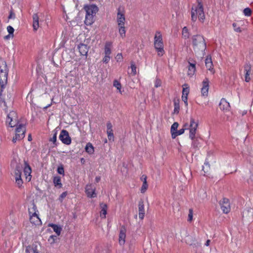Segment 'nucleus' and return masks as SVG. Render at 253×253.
Listing matches in <instances>:
<instances>
[{
  "mask_svg": "<svg viewBox=\"0 0 253 253\" xmlns=\"http://www.w3.org/2000/svg\"><path fill=\"white\" fill-rule=\"evenodd\" d=\"M23 165V168L24 169V172L26 176V178L28 180V181H30L31 179V171L32 169L29 166V164L27 163L26 161H24Z\"/></svg>",
  "mask_w": 253,
  "mask_h": 253,
  "instance_id": "ddd939ff",
  "label": "nucleus"
},
{
  "mask_svg": "<svg viewBox=\"0 0 253 253\" xmlns=\"http://www.w3.org/2000/svg\"><path fill=\"white\" fill-rule=\"evenodd\" d=\"M15 18V15L12 11H10V14L8 16V19H14Z\"/></svg>",
  "mask_w": 253,
  "mask_h": 253,
  "instance_id": "13d9d810",
  "label": "nucleus"
},
{
  "mask_svg": "<svg viewBox=\"0 0 253 253\" xmlns=\"http://www.w3.org/2000/svg\"><path fill=\"white\" fill-rule=\"evenodd\" d=\"M193 210L192 209H189L188 217V221L191 222L193 220Z\"/></svg>",
  "mask_w": 253,
  "mask_h": 253,
  "instance_id": "c03bdc74",
  "label": "nucleus"
},
{
  "mask_svg": "<svg viewBox=\"0 0 253 253\" xmlns=\"http://www.w3.org/2000/svg\"><path fill=\"white\" fill-rule=\"evenodd\" d=\"M49 226L51 227L53 231L56 233L57 234V236H59L61 233V231L62 230V227L58 225L54 224H49Z\"/></svg>",
  "mask_w": 253,
  "mask_h": 253,
  "instance_id": "a878e982",
  "label": "nucleus"
},
{
  "mask_svg": "<svg viewBox=\"0 0 253 253\" xmlns=\"http://www.w3.org/2000/svg\"><path fill=\"white\" fill-rule=\"evenodd\" d=\"M211 242V240H208L205 244V245L206 246H209L210 245V243Z\"/></svg>",
  "mask_w": 253,
  "mask_h": 253,
  "instance_id": "0e129e2a",
  "label": "nucleus"
},
{
  "mask_svg": "<svg viewBox=\"0 0 253 253\" xmlns=\"http://www.w3.org/2000/svg\"><path fill=\"white\" fill-rule=\"evenodd\" d=\"M154 46L158 55L162 56L165 53L162 34L160 31H156L154 39Z\"/></svg>",
  "mask_w": 253,
  "mask_h": 253,
  "instance_id": "20e7f679",
  "label": "nucleus"
},
{
  "mask_svg": "<svg viewBox=\"0 0 253 253\" xmlns=\"http://www.w3.org/2000/svg\"><path fill=\"white\" fill-rule=\"evenodd\" d=\"M205 65L208 70L211 71L212 74H214V71L213 68V64L211 56H207L205 60Z\"/></svg>",
  "mask_w": 253,
  "mask_h": 253,
  "instance_id": "6ab92c4d",
  "label": "nucleus"
},
{
  "mask_svg": "<svg viewBox=\"0 0 253 253\" xmlns=\"http://www.w3.org/2000/svg\"><path fill=\"white\" fill-rule=\"evenodd\" d=\"M95 188L91 185H87L85 187V192L87 197L93 198L96 196L95 193Z\"/></svg>",
  "mask_w": 253,
  "mask_h": 253,
  "instance_id": "dca6fc26",
  "label": "nucleus"
},
{
  "mask_svg": "<svg viewBox=\"0 0 253 253\" xmlns=\"http://www.w3.org/2000/svg\"><path fill=\"white\" fill-rule=\"evenodd\" d=\"M178 126V124L177 122H175L172 125L170 128L171 136L172 135V133H174L176 131H177Z\"/></svg>",
  "mask_w": 253,
  "mask_h": 253,
  "instance_id": "c9c22d12",
  "label": "nucleus"
},
{
  "mask_svg": "<svg viewBox=\"0 0 253 253\" xmlns=\"http://www.w3.org/2000/svg\"><path fill=\"white\" fill-rule=\"evenodd\" d=\"M36 206L35 205L33 204V207L29 209L30 220L32 223L35 225H38L41 224V221L36 213Z\"/></svg>",
  "mask_w": 253,
  "mask_h": 253,
  "instance_id": "9d476101",
  "label": "nucleus"
},
{
  "mask_svg": "<svg viewBox=\"0 0 253 253\" xmlns=\"http://www.w3.org/2000/svg\"><path fill=\"white\" fill-rule=\"evenodd\" d=\"M199 126V121L195 120L193 118L191 117L190 119L189 125L186 124L184 126H188L187 129L189 130V137L191 140H194L196 137V134Z\"/></svg>",
  "mask_w": 253,
  "mask_h": 253,
  "instance_id": "0eeeda50",
  "label": "nucleus"
},
{
  "mask_svg": "<svg viewBox=\"0 0 253 253\" xmlns=\"http://www.w3.org/2000/svg\"><path fill=\"white\" fill-rule=\"evenodd\" d=\"M179 110V104L177 103L176 102H174V112L175 113H178Z\"/></svg>",
  "mask_w": 253,
  "mask_h": 253,
  "instance_id": "603ef678",
  "label": "nucleus"
},
{
  "mask_svg": "<svg viewBox=\"0 0 253 253\" xmlns=\"http://www.w3.org/2000/svg\"><path fill=\"white\" fill-rule=\"evenodd\" d=\"M60 140L66 145H69L71 143V139L69 136L68 132L66 130H62L59 137Z\"/></svg>",
  "mask_w": 253,
  "mask_h": 253,
  "instance_id": "9b49d317",
  "label": "nucleus"
},
{
  "mask_svg": "<svg viewBox=\"0 0 253 253\" xmlns=\"http://www.w3.org/2000/svg\"><path fill=\"white\" fill-rule=\"evenodd\" d=\"M196 71V67H195V64L190 63L189 68H188V75L189 76H193Z\"/></svg>",
  "mask_w": 253,
  "mask_h": 253,
  "instance_id": "c756f323",
  "label": "nucleus"
},
{
  "mask_svg": "<svg viewBox=\"0 0 253 253\" xmlns=\"http://www.w3.org/2000/svg\"><path fill=\"white\" fill-rule=\"evenodd\" d=\"M193 141H192V145L194 146V147H197V140L195 139V138L194 139V140H192Z\"/></svg>",
  "mask_w": 253,
  "mask_h": 253,
  "instance_id": "e2e57ef3",
  "label": "nucleus"
},
{
  "mask_svg": "<svg viewBox=\"0 0 253 253\" xmlns=\"http://www.w3.org/2000/svg\"><path fill=\"white\" fill-rule=\"evenodd\" d=\"M247 181L250 185H253V171L249 172L246 176Z\"/></svg>",
  "mask_w": 253,
  "mask_h": 253,
  "instance_id": "cd10ccee",
  "label": "nucleus"
},
{
  "mask_svg": "<svg viewBox=\"0 0 253 253\" xmlns=\"http://www.w3.org/2000/svg\"><path fill=\"white\" fill-rule=\"evenodd\" d=\"M113 132L112 125L110 122H108L107 124V132Z\"/></svg>",
  "mask_w": 253,
  "mask_h": 253,
  "instance_id": "09e8293b",
  "label": "nucleus"
},
{
  "mask_svg": "<svg viewBox=\"0 0 253 253\" xmlns=\"http://www.w3.org/2000/svg\"><path fill=\"white\" fill-rule=\"evenodd\" d=\"M108 135V138L110 141H114V134L113 132H107Z\"/></svg>",
  "mask_w": 253,
  "mask_h": 253,
  "instance_id": "8fccbe9b",
  "label": "nucleus"
},
{
  "mask_svg": "<svg viewBox=\"0 0 253 253\" xmlns=\"http://www.w3.org/2000/svg\"><path fill=\"white\" fill-rule=\"evenodd\" d=\"M117 19L118 26H125V15L121 11L120 8L118 9Z\"/></svg>",
  "mask_w": 253,
  "mask_h": 253,
  "instance_id": "2eb2a0df",
  "label": "nucleus"
},
{
  "mask_svg": "<svg viewBox=\"0 0 253 253\" xmlns=\"http://www.w3.org/2000/svg\"><path fill=\"white\" fill-rule=\"evenodd\" d=\"M116 59H117V61H121V60H122V59H123V56H122V54H121V53H118V54L117 55V56H116Z\"/></svg>",
  "mask_w": 253,
  "mask_h": 253,
  "instance_id": "4d7b16f0",
  "label": "nucleus"
},
{
  "mask_svg": "<svg viewBox=\"0 0 253 253\" xmlns=\"http://www.w3.org/2000/svg\"><path fill=\"white\" fill-rule=\"evenodd\" d=\"M31 140H32L31 135L29 134V136H28V140L29 141H31Z\"/></svg>",
  "mask_w": 253,
  "mask_h": 253,
  "instance_id": "774afa93",
  "label": "nucleus"
},
{
  "mask_svg": "<svg viewBox=\"0 0 253 253\" xmlns=\"http://www.w3.org/2000/svg\"><path fill=\"white\" fill-rule=\"evenodd\" d=\"M192 46L196 54L202 55L206 48L204 37L200 35H194L192 38Z\"/></svg>",
  "mask_w": 253,
  "mask_h": 253,
  "instance_id": "f257e3e1",
  "label": "nucleus"
},
{
  "mask_svg": "<svg viewBox=\"0 0 253 253\" xmlns=\"http://www.w3.org/2000/svg\"><path fill=\"white\" fill-rule=\"evenodd\" d=\"M131 74L132 75H135L136 74V67L134 64H131Z\"/></svg>",
  "mask_w": 253,
  "mask_h": 253,
  "instance_id": "a18cd8bd",
  "label": "nucleus"
},
{
  "mask_svg": "<svg viewBox=\"0 0 253 253\" xmlns=\"http://www.w3.org/2000/svg\"><path fill=\"white\" fill-rule=\"evenodd\" d=\"M186 129H187V127L182 128L180 129L179 130L176 131L174 133H172V135L171 136L172 138L174 139L177 136L183 134Z\"/></svg>",
  "mask_w": 253,
  "mask_h": 253,
  "instance_id": "7c9ffc66",
  "label": "nucleus"
},
{
  "mask_svg": "<svg viewBox=\"0 0 253 253\" xmlns=\"http://www.w3.org/2000/svg\"><path fill=\"white\" fill-rule=\"evenodd\" d=\"M86 12L84 23L86 25H91L94 22V16L97 12L98 9L94 4L87 5L84 6Z\"/></svg>",
  "mask_w": 253,
  "mask_h": 253,
  "instance_id": "f03ea898",
  "label": "nucleus"
},
{
  "mask_svg": "<svg viewBox=\"0 0 253 253\" xmlns=\"http://www.w3.org/2000/svg\"><path fill=\"white\" fill-rule=\"evenodd\" d=\"M101 211L100 213V216L102 218H105L107 214V205L103 203H102L100 205Z\"/></svg>",
  "mask_w": 253,
  "mask_h": 253,
  "instance_id": "b1692460",
  "label": "nucleus"
},
{
  "mask_svg": "<svg viewBox=\"0 0 253 253\" xmlns=\"http://www.w3.org/2000/svg\"><path fill=\"white\" fill-rule=\"evenodd\" d=\"M12 38V37H11V35H10V34H9L8 35L6 36H5V37H4V39H6V40H7V39H9V38Z\"/></svg>",
  "mask_w": 253,
  "mask_h": 253,
  "instance_id": "69168bd1",
  "label": "nucleus"
},
{
  "mask_svg": "<svg viewBox=\"0 0 253 253\" xmlns=\"http://www.w3.org/2000/svg\"><path fill=\"white\" fill-rule=\"evenodd\" d=\"M56 237V236L54 235L50 236L48 239V241L50 242L51 244L54 243L55 242Z\"/></svg>",
  "mask_w": 253,
  "mask_h": 253,
  "instance_id": "6e6d98bb",
  "label": "nucleus"
},
{
  "mask_svg": "<svg viewBox=\"0 0 253 253\" xmlns=\"http://www.w3.org/2000/svg\"><path fill=\"white\" fill-rule=\"evenodd\" d=\"M23 169V165L19 164L16 167V169L14 172L15 178L21 177V169Z\"/></svg>",
  "mask_w": 253,
  "mask_h": 253,
  "instance_id": "393cba45",
  "label": "nucleus"
},
{
  "mask_svg": "<svg viewBox=\"0 0 253 253\" xmlns=\"http://www.w3.org/2000/svg\"><path fill=\"white\" fill-rule=\"evenodd\" d=\"M56 135L57 133L56 132H55L54 133L53 137L50 139V141L53 142V143H55L56 141Z\"/></svg>",
  "mask_w": 253,
  "mask_h": 253,
  "instance_id": "052dcab7",
  "label": "nucleus"
},
{
  "mask_svg": "<svg viewBox=\"0 0 253 253\" xmlns=\"http://www.w3.org/2000/svg\"><path fill=\"white\" fill-rule=\"evenodd\" d=\"M8 68L6 62L0 58V85L3 87L7 83Z\"/></svg>",
  "mask_w": 253,
  "mask_h": 253,
  "instance_id": "39448f33",
  "label": "nucleus"
},
{
  "mask_svg": "<svg viewBox=\"0 0 253 253\" xmlns=\"http://www.w3.org/2000/svg\"><path fill=\"white\" fill-rule=\"evenodd\" d=\"M15 181H16V183L17 184V185L18 186V187H20L22 186V183H23V181L21 179V177L20 178H15Z\"/></svg>",
  "mask_w": 253,
  "mask_h": 253,
  "instance_id": "49530a36",
  "label": "nucleus"
},
{
  "mask_svg": "<svg viewBox=\"0 0 253 253\" xmlns=\"http://www.w3.org/2000/svg\"><path fill=\"white\" fill-rule=\"evenodd\" d=\"M78 49L80 54L82 55L86 56L88 51V47L86 44L81 43L78 45Z\"/></svg>",
  "mask_w": 253,
  "mask_h": 253,
  "instance_id": "412c9836",
  "label": "nucleus"
},
{
  "mask_svg": "<svg viewBox=\"0 0 253 253\" xmlns=\"http://www.w3.org/2000/svg\"><path fill=\"white\" fill-rule=\"evenodd\" d=\"M141 179L143 181V183H147L146 175H143L141 177Z\"/></svg>",
  "mask_w": 253,
  "mask_h": 253,
  "instance_id": "bf43d9fd",
  "label": "nucleus"
},
{
  "mask_svg": "<svg viewBox=\"0 0 253 253\" xmlns=\"http://www.w3.org/2000/svg\"><path fill=\"white\" fill-rule=\"evenodd\" d=\"M15 135L12 138V142L16 143L17 140H20L25 137L26 126L24 124H19L16 126Z\"/></svg>",
  "mask_w": 253,
  "mask_h": 253,
  "instance_id": "6e6552de",
  "label": "nucleus"
},
{
  "mask_svg": "<svg viewBox=\"0 0 253 253\" xmlns=\"http://www.w3.org/2000/svg\"><path fill=\"white\" fill-rule=\"evenodd\" d=\"M189 93V88L187 84L183 85L182 95L188 96Z\"/></svg>",
  "mask_w": 253,
  "mask_h": 253,
  "instance_id": "f704fd0d",
  "label": "nucleus"
},
{
  "mask_svg": "<svg viewBox=\"0 0 253 253\" xmlns=\"http://www.w3.org/2000/svg\"><path fill=\"white\" fill-rule=\"evenodd\" d=\"M233 27L234 28V30L236 32H241L242 30H241L240 28L237 26V24L236 23L233 24Z\"/></svg>",
  "mask_w": 253,
  "mask_h": 253,
  "instance_id": "3c124183",
  "label": "nucleus"
},
{
  "mask_svg": "<svg viewBox=\"0 0 253 253\" xmlns=\"http://www.w3.org/2000/svg\"><path fill=\"white\" fill-rule=\"evenodd\" d=\"M57 172L59 174L64 175V169L63 165H61L57 168Z\"/></svg>",
  "mask_w": 253,
  "mask_h": 253,
  "instance_id": "ea45409f",
  "label": "nucleus"
},
{
  "mask_svg": "<svg viewBox=\"0 0 253 253\" xmlns=\"http://www.w3.org/2000/svg\"><path fill=\"white\" fill-rule=\"evenodd\" d=\"M113 85L114 86L116 87L118 90H119L120 92H121V84L119 81H118L117 80H115L113 82Z\"/></svg>",
  "mask_w": 253,
  "mask_h": 253,
  "instance_id": "e433bc0d",
  "label": "nucleus"
},
{
  "mask_svg": "<svg viewBox=\"0 0 253 253\" xmlns=\"http://www.w3.org/2000/svg\"><path fill=\"white\" fill-rule=\"evenodd\" d=\"M180 236L182 242L190 246H193L194 247L197 248L200 246V244L197 242L196 238L194 236L189 235L186 230H182L180 232Z\"/></svg>",
  "mask_w": 253,
  "mask_h": 253,
  "instance_id": "423d86ee",
  "label": "nucleus"
},
{
  "mask_svg": "<svg viewBox=\"0 0 253 253\" xmlns=\"http://www.w3.org/2000/svg\"><path fill=\"white\" fill-rule=\"evenodd\" d=\"M245 74V81L249 82L251 80V65L250 64H246L244 67Z\"/></svg>",
  "mask_w": 253,
  "mask_h": 253,
  "instance_id": "f3484780",
  "label": "nucleus"
},
{
  "mask_svg": "<svg viewBox=\"0 0 253 253\" xmlns=\"http://www.w3.org/2000/svg\"><path fill=\"white\" fill-rule=\"evenodd\" d=\"M219 108L223 111H227L229 110L230 104L225 99H221L219 103Z\"/></svg>",
  "mask_w": 253,
  "mask_h": 253,
  "instance_id": "4be33fe9",
  "label": "nucleus"
},
{
  "mask_svg": "<svg viewBox=\"0 0 253 253\" xmlns=\"http://www.w3.org/2000/svg\"><path fill=\"white\" fill-rule=\"evenodd\" d=\"M112 43L111 42H106L104 47V54L110 55Z\"/></svg>",
  "mask_w": 253,
  "mask_h": 253,
  "instance_id": "bb28decb",
  "label": "nucleus"
},
{
  "mask_svg": "<svg viewBox=\"0 0 253 253\" xmlns=\"http://www.w3.org/2000/svg\"><path fill=\"white\" fill-rule=\"evenodd\" d=\"M39 17L37 13L33 15V27L34 31H37L39 27Z\"/></svg>",
  "mask_w": 253,
  "mask_h": 253,
  "instance_id": "5701e85b",
  "label": "nucleus"
},
{
  "mask_svg": "<svg viewBox=\"0 0 253 253\" xmlns=\"http://www.w3.org/2000/svg\"><path fill=\"white\" fill-rule=\"evenodd\" d=\"M191 19L193 21H196L197 18L199 20L204 21L205 14L203 10V7L201 2L198 0L197 5H193L191 8Z\"/></svg>",
  "mask_w": 253,
  "mask_h": 253,
  "instance_id": "7ed1b4c3",
  "label": "nucleus"
},
{
  "mask_svg": "<svg viewBox=\"0 0 253 253\" xmlns=\"http://www.w3.org/2000/svg\"><path fill=\"white\" fill-rule=\"evenodd\" d=\"M243 12L245 15L249 16L251 14L252 10L250 8H246L244 9Z\"/></svg>",
  "mask_w": 253,
  "mask_h": 253,
  "instance_id": "37998d69",
  "label": "nucleus"
},
{
  "mask_svg": "<svg viewBox=\"0 0 253 253\" xmlns=\"http://www.w3.org/2000/svg\"><path fill=\"white\" fill-rule=\"evenodd\" d=\"M198 197L200 199L204 200L206 197V193L204 190H202L199 192Z\"/></svg>",
  "mask_w": 253,
  "mask_h": 253,
  "instance_id": "4c0bfd02",
  "label": "nucleus"
},
{
  "mask_svg": "<svg viewBox=\"0 0 253 253\" xmlns=\"http://www.w3.org/2000/svg\"><path fill=\"white\" fill-rule=\"evenodd\" d=\"M221 209L225 213H228L230 211V205L228 199L223 198L219 202Z\"/></svg>",
  "mask_w": 253,
  "mask_h": 253,
  "instance_id": "f8f14e48",
  "label": "nucleus"
},
{
  "mask_svg": "<svg viewBox=\"0 0 253 253\" xmlns=\"http://www.w3.org/2000/svg\"><path fill=\"white\" fill-rule=\"evenodd\" d=\"M138 211V215L139 218L143 219L145 214L144 205L143 201H140L139 202Z\"/></svg>",
  "mask_w": 253,
  "mask_h": 253,
  "instance_id": "aec40b11",
  "label": "nucleus"
},
{
  "mask_svg": "<svg viewBox=\"0 0 253 253\" xmlns=\"http://www.w3.org/2000/svg\"><path fill=\"white\" fill-rule=\"evenodd\" d=\"M85 149L86 151L89 154H92L94 152V148L92 144L90 143H88L86 144Z\"/></svg>",
  "mask_w": 253,
  "mask_h": 253,
  "instance_id": "2f4dec72",
  "label": "nucleus"
},
{
  "mask_svg": "<svg viewBox=\"0 0 253 253\" xmlns=\"http://www.w3.org/2000/svg\"><path fill=\"white\" fill-rule=\"evenodd\" d=\"M187 96H186V95H182V100L184 102V103L186 104V105L188 104V103H187Z\"/></svg>",
  "mask_w": 253,
  "mask_h": 253,
  "instance_id": "680f3d73",
  "label": "nucleus"
},
{
  "mask_svg": "<svg viewBox=\"0 0 253 253\" xmlns=\"http://www.w3.org/2000/svg\"><path fill=\"white\" fill-rule=\"evenodd\" d=\"M202 87L201 88V93L202 96L207 97L208 95L209 88V81L206 78L202 82Z\"/></svg>",
  "mask_w": 253,
  "mask_h": 253,
  "instance_id": "4468645a",
  "label": "nucleus"
},
{
  "mask_svg": "<svg viewBox=\"0 0 253 253\" xmlns=\"http://www.w3.org/2000/svg\"><path fill=\"white\" fill-rule=\"evenodd\" d=\"M209 169V164L208 163H205L204 166L203 167V170L205 172L204 175H206V173H207L208 172Z\"/></svg>",
  "mask_w": 253,
  "mask_h": 253,
  "instance_id": "58836bf2",
  "label": "nucleus"
},
{
  "mask_svg": "<svg viewBox=\"0 0 253 253\" xmlns=\"http://www.w3.org/2000/svg\"><path fill=\"white\" fill-rule=\"evenodd\" d=\"M182 35L183 38L185 39H188L189 37V33L187 28L186 27H184L182 29Z\"/></svg>",
  "mask_w": 253,
  "mask_h": 253,
  "instance_id": "72a5a7b5",
  "label": "nucleus"
},
{
  "mask_svg": "<svg viewBox=\"0 0 253 253\" xmlns=\"http://www.w3.org/2000/svg\"><path fill=\"white\" fill-rule=\"evenodd\" d=\"M119 27V32L120 36L124 38L126 36V30L125 26H118Z\"/></svg>",
  "mask_w": 253,
  "mask_h": 253,
  "instance_id": "473e14b6",
  "label": "nucleus"
},
{
  "mask_svg": "<svg viewBox=\"0 0 253 253\" xmlns=\"http://www.w3.org/2000/svg\"><path fill=\"white\" fill-rule=\"evenodd\" d=\"M100 180V177L99 176H97L95 178V181L96 182H98Z\"/></svg>",
  "mask_w": 253,
  "mask_h": 253,
  "instance_id": "338daca9",
  "label": "nucleus"
},
{
  "mask_svg": "<svg viewBox=\"0 0 253 253\" xmlns=\"http://www.w3.org/2000/svg\"><path fill=\"white\" fill-rule=\"evenodd\" d=\"M67 192H63L60 196L59 198V200L61 202L63 201V199L67 196Z\"/></svg>",
  "mask_w": 253,
  "mask_h": 253,
  "instance_id": "5fc2aeb1",
  "label": "nucleus"
},
{
  "mask_svg": "<svg viewBox=\"0 0 253 253\" xmlns=\"http://www.w3.org/2000/svg\"><path fill=\"white\" fill-rule=\"evenodd\" d=\"M162 82L159 79H156L155 82V86L156 87H160L161 85Z\"/></svg>",
  "mask_w": 253,
  "mask_h": 253,
  "instance_id": "864d4df0",
  "label": "nucleus"
},
{
  "mask_svg": "<svg viewBox=\"0 0 253 253\" xmlns=\"http://www.w3.org/2000/svg\"><path fill=\"white\" fill-rule=\"evenodd\" d=\"M110 59V56L109 55H105L104 58L102 59V61L104 63H107L109 62Z\"/></svg>",
  "mask_w": 253,
  "mask_h": 253,
  "instance_id": "de8ad7c7",
  "label": "nucleus"
},
{
  "mask_svg": "<svg viewBox=\"0 0 253 253\" xmlns=\"http://www.w3.org/2000/svg\"><path fill=\"white\" fill-rule=\"evenodd\" d=\"M6 123L11 127L16 126L18 124H21L18 121L17 113L15 111H11L9 113L7 116Z\"/></svg>",
  "mask_w": 253,
  "mask_h": 253,
  "instance_id": "1a4fd4ad",
  "label": "nucleus"
},
{
  "mask_svg": "<svg viewBox=\"0 0 253 253\" xmlns=\"http://www.w3.org/2000/svg\"><path fill=\"white\" fill-rule=\"evenodd\" d=\"M6 29L7 32L9 33V34L11 35V37L13 38L14 36L13 32L14 31L13 28L11 26H8Z\"/></svg>",
  "mask_w": 253,
  "mask_h": 253,
  "instance_id": "a19ab883",
  "label": "nucleus"
},
{
  "mask_svg": "<svg viewBox=\"0 0 253 253\" xmlns=\"http://www.w3.org/2000/svg\"><path fill=\"white\" fill-rule=\"evenodd\" d=\"M53 183L55 187H57L59 188H60L62 186V184L61 183V178L59 176H55L53 178Z\"/></svg>",
  "mask_w": 253,
  "mask_h": 253,
  "instance_id": "c85d7f7f",
  "label": "nucleus"
},
{
  "mask_svg": "<svg viewBox=\"0 0 253 253\" xmlns=\"http://www.w3.org/2000/svg\"><path fill=\"white\" fill-rule=\"evenodd\" d=\"M126 229L124 226L121 227L119 233V242L120 245H123L125 243Z\"/></svg>",
  "mask_w": 253,
  "mask_h": 253,
  "instance_id": "a211bd4d",
  "label": "nucleus"
},
{
  "mask_svg": "<svg viewBox=\"0 0 253 253\" xmlns=\"http://www.w3.org/2000/svg\"><path fill=\"white\" fill-rule=\"evenodd\" d=\"M148 187V185L147 183H143L140 189L141 193H144L147 190Z\"/></svg>",
  "mask_w": 253,
  "mask_h": 253,
  "instance_id": "79ce46f5",
  "label": "nucleus"
}]
</instances>
